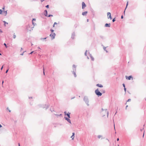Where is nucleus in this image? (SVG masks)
I'll return each mask as SVG.
<instances>
[{"label": "nucleus", "instance_id": "ddd939ff", "mask_svg": "<svg viewBox=\"0 0 146 146\" xmlns=\"http://www.w3.org/2000/svg\"><path fill=\"white\" fill-rule=\"evenodd\" d=\"M104 26L106 27H110V23H106L105 25Z\"/></svg>", "mask_w": 146, "mask_h": 146}, {"label": "nucleus", "instance_id": "c9c22d12", "mask_svg": "<svg viewBox=\"0 0 146 146\" xmlns=\"http://www.w3.org/2000/svg\"><path fill=\"white\" fill-rule=\"evenodd\" d=\"M3 44L5 46L6 48H7V46L6 44L5 43H4Z\"/></svg>", "mask_w": 146, "mask_h": 146}, {"label": "nucleus", "instance_id": "4d7b16f0", "mask_svg": "<svg viewBox=\"0 0 146 146\" xmlns=\"http://www.w3.org/2000/svg\"><path fill=\"white\" fill-rule=\"evenodd\" d=\"M54 25H55L57 24V23L56 22H55L54 23Z\"/></svg>", "mask_w": 146, "mask_h": 146}, {"label": "nucleus", "instance_id": "8fccbe9b", "mask_svg": "<svg viewBox=\"0 0 146 146\" xmlns=\"http://www.w3.org/2000/svg\"><path fill=\"white\" fill-rule=\"evenodd\" d=\"M103 93H105V92L104 90H102V91H101Z\"/></svg>", "mask_w": 146, "mask_h": 146}, {"label": "nucleus", "instance_id": "bb28decb", "mask_svg": "<svg viewBox=\"0 0 146 146\" xmlns=\"http://www.w3.org/2000/svg\"><path fill=\"white\" fill-rule=\"evenodd\" d=\"M106 47H104V48H103L104 50L105 51H106V52H108V51L107 50H106Z\"/></svg>", "mask_w": 146, "mask_h": 146}, {"label": "nucleus", "instance_id": "a19ab883", "mask_svg": "<svg viewBox=\"0 0 146 146\" xmlns=\"http://www.w3.org/2000/svg\"><path fill=\"white\" fill-rule=\"evenodd\" d=\"M9 68H8V69L6 70V72H5V73H7L8 72V71H9Z\"/></svg>", "mask_w": 146, "mask_h": 146}, {"label": "nucleus", "instance_id": "6ab92c4d", "mask_svg": "<svg viewBox=\"0 0 146 146\" xmlns=\"http://www.w3.org/2000/svg\"><path fill=\"white\" fill-rule=\"evenodd\" d=\"M47 38V37H45L44 38H40V40H45Z\"/></svg>", "mask_w": 146, "mask_h": 146}, {"label": "nucleus", "instance_id": "7c9ffc66", "mask_svg": "<svg viewBox=\"0 0 146 146\" xmlns=\"http://www.w3.org/2000/svg\"><path fill=\"white\" fill-rule=\"evenodd\" d=\"M90 58L91 59V60L92 61H94V57L92 56L91 57H90Z\"/></svg>", "mask_w": 146, "mask_h": 146}, {"label": "nucleus", "instance_id": "4c0bfd02", "mask_svg": "<svg viewBox=\"0 0 146 146\" xmlns=\"http://www.w3.org/2000/svg\"><path fill=\"white\" fill-rule=\"evenodd\" d=\"M50 31L51 32V33H52L54 32V30L52 29H51L50 30Z\"/></svg>", "mask_w": 146, "mask_h": 146}, {"label": "nucleus", "instance_id": "dca6fc26", "mask_svg": "<svg viewBox=\"0 0 146 146\" xmlns=\"http://www.w3.org/2000/svg\"><path fill=\"white\" fill-rule=\"evenodd\" d=\"M96 86L100 88H102L103 87V85L101 84H97Z\"/></svg>", "mask_w": 146, "mask_h": 146}, {"label": "nucleus", "instance_id": "09e8293b", "mask_svg": "<svg viewBox=\"0 0 146 146\" xmlns=\"http://www.w3.org/2000/svg\"><path fill=\"white\" fill-rule=\"evenodd\" d=\"M4 65H3V66H2L1 67V70H2V69H3V66H4Z\"/></svg>", "mask_w": 146, "mask_h": 146}, {"label": "nucleus", "instance_id": "f257e3e1", "mask_svg": "<svg viewBox=\"0 0 146 146\" xmlns=\"http://www.w3.org/2000/svg\"><path fill=\"white\" fill-rule=\"evenodd\" d=\"M83 100L87 106H89V100L88 97L86 96H85L84 97Z\"/></svg>", "mask_w": 146, "mask_h": 146}, {"label": "nucleus", "instance_id": "bf43d9fd", "mask_svg": "<svg viewBox=\"0 0 146 146\" xmlns=\"http://www.w3.org/2000/svg\"><path fill=\"white\" fill-rule=\"evenodd\" d=\"M144 132H145V131H144V133H143V137H144Z\"/></svg>", "mask_w": 146, "mask_h": 146}, {"label": "nucleus", "instance_id": "7ed1b4c3", "mask_svg": "<svg viewBox=\"0 0 146 146\" xmlns=\"http://www.w3.org/2000/svg\"><path fill=\"white\" fill-rule=\"evenodd\" d=\"M56 35L54 33H53L52 34H51L50 35V36L51 37L52 40H53L55 38V37Z\"/></svg>", "mask_w": 146, "mask_h": 146}, {"label": "nucleus", "instance_id": "f704fd0d", "mask_svg": "<svg viewBox=\"0 0 146 146\" xmlns=\"http://www.w3.org/2000/svg\"><path fill=\"white\" fill-rule=\"evenodd\" d=\"M35 20H36V19H33L32 20V23L34 25V23L33 22V21H35Z\"/></svg>", "mask_w": 146, "mask_h": 146}, {"label": "nucleus", "instance_id": "0eeeda50", "mask_svg": "<svg viewBox=\"0 0 146 146\" xmlns=\"http://www.w3.org/2000/svg\"><path fill=\"white\" fill-rule=\"evenodd\" d=\"M86 7V5L84 2H83L82 3V9H84Z\"/></svg>", "mask_w": 146, "mask_h": 146}, {"label": "nucleus", "instance_id": "603ef678", "mask_svg": "<svg viewBox=\"0 0 146 146\" xmlns=\"http://www.w3.org/2000/svg\"><path fill=\"white\" fill-rule=\"evenodd\" d=\"M124 90L125 92V93L126 92V89L125 88V87H124Z\"/></svg>", "mask_w": 146, "mask_h": 146}, {"label": "nucleus", "instance_id": "c85d7f7f", "mask_svg": "<svg viewBox=\"0 0 146 146\" xmlns=\"http://www.w3.org/2000/svg\"><path fill=\"white\" fill-rule=\"evenodd\" d=\"M102 137V135H98V139H100L101 137Z\"/></svg>", "mask_w": 146, "mask_h": 146}, {"label": "nucleus", "instance_id": "b1692460", "mask_svg": "<svg viewBox=\"0 0 146 146\" xmlns=\"http://www.w3.org/2000/svg\"><path fill=\"white\" fill-rule=\"evenodd\" d=\"M128 1H127V3H126V7H125V9H126L127 8V6H128Z\"/></svg>", "mask_w": 146, "mask_h": 146}, {"label": "nucleus", "instance_id": "e2e57ef3", "mask_svg": "<svg viewBox=\"0 0 146 146\" xmlns=\"http://www.w3.org/2000/svg\"><path fill=\"white\" fill-rule=\"evenodd\" d=\"M3 83H4V81L3 80L2 81V85H3Z\"/></svg>", "mask_w": 146, "mask_h": 146}, {"label": "nucleus", "instance_id": "2eb2a0df", "mask_svg": "<svg viewBox=\"0 0 146 146\" xmlns=\"http://www.w3.org/2000/svg\"><path fill=\"white\" fill-rule=\"evenodd\" d=\"M87 13V11H85V12H83L82 14L83 16H86V14Z\"/></svg>", "mask_w": 146, "mask_h": 146}, {"label": "nucleus", "instance_id": "39448f33", "mask_svg": "<svg viewBox=\"0 0 146 146\" xmlns=\"http://www.w3.org/2000/svg\"><path fill=\"white\" fill-rule=\"evenodd\" d=\"M125 77H126V78L128 80H130L131 79V78L132 79V80L133 78V76L131 75H130V76H125Z\"/></svg>", "mask_w": 146, "mask_h": 146}, {"label": "nucleus", "instance_id": "5701e85b", "mask_svg": "<svg viewBox=\"0 0 146 146\" xmlns=\"http://www.w3.org/2000/svg\"><path fill=\"white\" fill-rule=\"evenodd\" d=\"M100 38L102 39H104V36L102 35L100 36Z\"/></svg>", "mask_w": 146, "mask_h": 146}, {"label": "nucleus", "instance_id": "412c9836", "mask_svg": "<svg viewBox=\"0 0 146 146\" xmlns=\"http://www.w3.org/2000/svg\"><path fill=\"white\" fill-rule=\"evenodd\" d=\"M70 118H69L67 120V121L69 123L71 124V122L70 120L69 119Z\"/></svg>", "mask_w": 146, "mask_h": 146}, {"label": "nucleus", "instance_id": "c756f323", "mask_svg": "<svg viewBox=\"0 0 146 146\" xmlns=\"http://www.w3.org/2000/svg\"><path fill=\"white\" fill-rule=\"evenodd\" d=\"M3 22L4 23V25H5V24H8V23H7L5 21H3Z\"/></svg>", "mask_w": 146, "mask_h": 146}, {"label": "nucleus", "instance_id": "ea45409f", "mask_svg": "<svg viewBox=\"0 0 146 146\" xmlns=\"http://www.w3.org/2000/svg\"><path fill=\"white\" fill-rule=\"evenodd\" d=\"M7 110H8L10 112H11V110H10L9 109V108L8 107L7 108Z\"/></svg>", "mask_w": 146, "mask_h": 146}, {"label": "nucleus", "instance_id": "79ce46f5", "mask_svg": "<svg viewBox=\"0 0 146 146\" xmlns=\"http://www.w3.org/2000/svg\"><path fill=\"white\" fill-rule=\"evenodd\" d=\"M26 52V51H24V52H23V53H21V54H20V55H22V56L23 55L24 53L25 52Z\"/></svg>", "mask_w": 146, "mask_h": 146}, {"label": "nucleus", "instance_id": "aec40b11", "mask_svg": "<svg viewBox=\"0 0 146 146\" xmlns=\"http://www.w3.org/2000/svg\"><path fill=\"white\" fill-rule=\"evenodd\" d=\"M54 114L56 115V116H57V117H58V116H62V114H60L59 115H58V114Z\"/></svg>", "mask_w": 146, "mask_h": 146}, {"label": "nucleus", "instance_id": "473e14b6", "mask_svg": "<svg viewBox=\"0 0 146 146\" xmlns=\"http://www.w3.org/2000/svg\"><path fill=\"white\" fill-rule=\"evenodd\" d=\"M115 17L113 19V20H112V22H114L116 20H115Z\"/></svg>", "mask_w": 146, "mask_h": 146}, {"label": "nucleus", "instance_id": "c03bdc74", "mask_svg": "<svg viewBox=\"0 0 146 146\" xmlns=\"http://www.w3.org/2000/svg\"><path fill=\"white\" fill-rule=\"evenodd\" d=\"M131 101V99H128L127 101V102H129Z\"/></svg>", "mask_w": 146, "mask_h": 146}, {"label": "nucleus", "instance_id": "680f3d73", "mask_svg": "<svg viewBox=\"0 0 146 146\" xmlns=\"http://www.w3.org/2000/svg\"><path fill=\"white\" fill-rule=\"evenodd\" d=\"M2 127V125L0 124V128H1Z\"/></svg>", "mask_w": 146, "mask_h": 146}, {"label": "nucleus", "instance_id": "69168bd1", "mask_svg": "<svg viewBox=\"0 0 146 146\" xmlns=\"http://www.w3.org/2000/svg\"><path fill=\"white\" fill-rule=\"evenodd\" d=\"M75 98V97H73V98H72L71 99H74V98Z\"/></svg>", "mask_w": 146, "mask_h": 146}, {"label": "nucleus", "instance_id": "2f4dec72", "mask_svg": "<svg viewBox=\"0 0 146 146\" xmlns=\"http://www.w3.org/2000/svg\"><path fill=\"white\" fill-rule=\"evenodd\" d=\"M64 118L65 119L66 121L69 118L68 117H64Z\"/></svg>", "mask_w": 146, "mask_h": 146}, {"label": "nucleus", "instance_id": "423d86ee", "mask_svg": "<svg viewBox=\"0 0 146 146\" xmlns=\"http://www.w3.org/2000/svg\"><path fill=\"white\" fill-rule=\"evenodd\" d=\"M108 18V19H111L112 18L111 17V13L110 12H108L107 13Z\"/></svg>", "mask_w": 146, "mask_h": 146}, {"label": "nucleus", "instance_id": "37998d69", "mask_svg": "<svg viewBox=\"0 0 146 146\" xmlns=\"http://www.w3.org/2000/svg\"><path fill=\"white\" fill-rule=\"evenodd\" d=\"M43 66V74H44V75H45V72H44V66Z\"/></svg>", "mask_w": 146, "mask_h": 146}, {"label": "nucleus", "instance_id": "13d9d810", "mask_svg": "<svg viewBox=\"0 0 146 146\" xmlns=\"http://www.w3.org/2000/svg\"><path fill=\"white\" fill-rule=\"evenodd\" d=\"M125 10H124V11L123 12V13L124 14V15H125Z\"/></svg>", "mask_w": 146, "mask_h": 146}, {"label": "nucleus", "instance_id": "58836bf2", "mask_svg": "<svg viewBox=\"0 0 146 146\" xmlns=\"http://www.w3.org/2000/svg\"><path fill=\"white\" fill-rule=\"evenodd\" d=\"M49 5H46V6L45 7L47 8H49Z\"/></svg>", "mask_w": 146, "mask_h": 146}, {"label": "nucleus", "instance_id": "0e129e2a", "mask_svg": "<svg viewBox=\"0 0 146 146\" xmlns=\"http://www.w3.org/2000/svg\"><path fill=\"white\" fill-rule=\"evenodd\" d=\"M119 140V138H117V141H118Z\"/></svg>", "mask_w": 146, "mask_h": 146}, {"label": "nucleus", "instance_id": "338daca9", "mask_svg": "<svg viewBox=\"0 0 146 146\" xmlns=\"http://www.w3.org/2000/svg\"><path fill=\"white\" fill-rule=\"evenodd\" d=\"M143 129H143H140L141 131H142Z\"/></svg>", "mask_w": 146, "mask_h": 146}, {"label": "nucleus", "instance_id": "f03ea898", "mask_svg": "<svg viewBox=\"0 0 146 146\" xmlns=\"http://www.w3.org/2000/svg\"><path fill=\"white\" fill-rule=\"evenodd\" d=\"M96 94L98 96H101L102 95V94L98 90V89H97L95 91Z\"/></svg>", "mask_w": 146, "mask_h": 146}, {"label": "nucleus", "instance_id": "f8f14e48", "mask_svg": "<svg viewBox=\"0 0 146 146\" xmlns=\"http://www.w3.org/2000/svg\"><path fill=\"white\" fill-rule=\"evenodd\" d=\"M44 14L45 16L46 17V16H47L48 13H47V11L46 10H44Z\"/></svg>", "mask_w": 146, "mask_h": 146}, {"label": "nucleus", "instance_id": "774afa93", "mask_svg": "<svg viewBox=\"0 0 146 146\" xmlns=\"http://www.w3.org/2000/svg\"><path fill=\"white\" fill-rule=\"evenodd\" d=\"M87 58L88 59H89V57L88 56H87Z\"/></svg>", "mask_w": 146, "mask_h": 146}, {"label": "nucleus", "instance_id": "f3484780", "mask_svg": "<svg viewBox=\"0 0 146 146\" xmlns=\"http://www.w3.org/2000/svg\"><path fill=\"white\" fill-rule=\"evenodd\" d=\"M74 135H75V133L73 132L72 133V135L71 137V138H72V140H73L74 139Z\"/></svg>", "mask_w": 146, "mask_h": 146}, {"label": "nucleus", "instance_id": "9d476101", "mask_svg": "<svg viewBox=\"0 0 146 146\" xmlns=\"http://www.w3.org/2000/svg\"><path fill=\"white\" fill-rule=\"evenodd\" d=\"M76 66L74 64L72 65V71H76Z\"/></svg>", "mask_w": 146, "mask_h": 146}, {"label": "nucleus", "instance_id": "5fc2aeb1", "mask_svg": "<svg viewBox=\"0 0 146 146\" xmlns=\"http://www.w3.org/2000/svg\"><path fill=\"white\" fill-rule=\"evenodd\" d=\"M123 15H122L121 17V19H123Z\"/></svg>", "mask_w": 146, "mask_h": 146}, {"label": "nucleus", "instance_id": "72a5a7b5", "mask_svg": "<svg viewBox=\"0 0 146 146\" xmlns=\"http://www.w3.org/2000/svg\"><path fill=\"white\" fill-rule=\"evenodd\" d=\"M2 12H3V11L2 10V9H0V14H1V15L2 14Z\"/></svg>", "mask_w": 146, "mask_h": 146}, {"label": "nucleus", "instance_id": "4be33fe9", "mask_svg": "<svg viewBox=\"0 0 146 146\" xmlns=\"http://www.w3.org/2000/svg\"><path fill=\"white\" fill-rule=\"evenodd\" d=\"M49 104L46 105V108H46L45 110H46L49 108Z\"/></svg>", "mask_w": 146, "mask_h": 146}, {"label": "nucleus", "instance_id": "a18cd8bd", "mask_svg": "<svg viewBox=\"0 0 146 146\" xmlns=\"http://www.w3.org/2000/svg\"><path fill=\"white\" fill-rule=\"evenodd\" d=\"M88 54H89V55L90 57L92 56L91 54H90L89 52H88Z\"/></svg>", "mask_w": 146, "mask_h": 146}, {"label": "nucleus", "instance_id": "cd10ccee", "mask_svg": "<svg viewBox=\"0 0 146 146\" xmlns=\"http://www.w3.org/2000/svg\"><path fill=\"white\" fill-rule=\"evenodd\" d=\"M53 15H50H50H47V16L46 17H53Z\"/></svg>", "mask_w": 146, "mask_h": 146}, {"label": "nucleus", "instance_id": "864d4df0", "mask_svg": "<svg viewBox=\"0 0 146 146\" xmlns=\"http://www.w3.org/2000/svg\"><path fill=\"white\" fill-rule=\"evenodd\" d=\"M50 111H51L52 112V111H54V110H52L51 108H50Z\"/></svg>", "mask_w": 146, "mask_h": 146}, {"label": "nucleus", "instance_id": "a211bd4d", "mask_svg": "<svg viewBox=\"0 0 146 146\" xmlns=\"http://www.w3.org/2000/svg\"><path fill=\"white\" fill-rule=\"evenodd\" d=\"M70 113L69 112H68L66 115L69 118H70Z\"/></svg>", "mask_w": 146, "mask_h": 146}, {"label": "nucleus", "instance_id": "1a4fd4ad", "mask_svg": "<svg viewBox=\"0 0 146 146\" xmlns=\"http://www.w3.org/2000/svg\"><path fill=\"white\" fill-rule=\"evenodd\" d=\"M75 36V34L74 32H73L72 33L71 38L73 39L74 38Z\"/></svg>", "mask_w": 146, "mask_h": 146}, {"label": "nucleus", "instance_id": "6e6552de", "mask_svg": "<svg viewBox=\"0 0 146 146\" xmlns=\"http://www.w3.org/2000/svg\"><path fill=\"white\" fill-rule=\"evenodd\" d=\"M107 109H103V108L102 109V111H105V112H106V114H107V115L108 117V114H109V112L108 111H107Z\"/></svg>", "mask_w": 146, "mask_h": 146}, {"label": "nucleus", "instance_id": "20e7f679", "mask_svg": "<svg viewBox=\"0 0 146 146\" xmlns=\"http://www.w3.org/2000/svg\"><path fill=\"white\" fill-rule=\"evenodd\" d=\"M38 106L40 107H41V108H46V104H39Z\"/></svg>", "mask_w": 146, "mask_h": 146}, {"label": "nucleus", "instance_id": "4468645a", "mask_svg": "<svg viewBox=\"0 0 146 146\" xmlns=\"http://www.w3.org/2000/svg\"><path fill=\"white\" fill-rule=\"evenodd\" d=\"M76 71H72V74H74V76L75 77H76L77 76L76 75Z\"/></svg>", "mask_w": 146, "mask_h": 146}, {"label": "nucleus", "instance_id": "052dcab7", "mask_svg": "<svg viewBox=\"0 0 146 146\" xmlns=\"http://www.w3.org/2000/svg\"><path fill=\"white\" fill-rule=\"evenodd\" d=\"M128 107V105H127L126 106V108H125V109H127V108Z\"/></svg>", "mask_w": 146, "mask_h": 146}, {"label": "nucleus", "instance_id": "e433bc0d", "mask_svg": "<svg viewBox=\"0 0 146 146\" xmlns=\"http://www.w3.org/2000/svg\"><path fill=\"white\" fill-rule=\"evenodd\" d=\"M16 37V35H15V33H14V34L13 35V38H15Z\"/></svg>", "mask_w": 146, "mask_h": 146}, {"label": "nucleus", "instance_id": "9b49d317", "mask_svg": "<svg viewBox=\"0 0 146 146\" xmlns=\"http://www.w3.org/2000/svg\"><path fill=\"white\" fill-rule=\"evenodd\" d=\"M30 28V26L29 25H27L26 26V29L28 31H31V30L29 29Z\"/></svg>", "mask_w": 146, "mask_h": 146}, {"label": "nucleus", "instance_id": "393cba45", "mask_svg": "<svg viewBox=\"0 0 146 146\" xmlns=\"http://www.w3.org/2000/svg\"><path fill=\"white\" fill-rule=\"evenodd\" d=\"M87 50H86L85 52V53H84V55L86 56H87Z\"/></svg>", "mask_w": 146, "mask_h": 146}, {"label": "nucleus", "instance_id": "de8ad7c7", "mask_svg": "<svg viewBox=\"0 0 146 146\" xmlns=\"http://www.w3.org/2000/svg\"><path fill=\"white\" fill-rule=\"evenodd\" d=\"M34 52V51H31L30 53L29 54H32Z\"/></svg>", "mask_w": 146, "mask_h": 146}, {"label": "nucleus", "instance_id": "6e6d98bb", "mask_svg": "<svg viewBox=\"0 0 146 146\" xmlns=\"http://www.w3.org/2000/svg\"><path fill=\"white\" fill-rule=\"evenodd\" d=\"M3 32L1 30V29H0V33H1Z\"/></svg>", "mask_w": 146, "mask_h": 146}, {"label": "nucleus", "instance_id": "49530a36", "mask_svg": "<svg viewBox=\"0 0 146 146\" xmlns=\"http://www.w3.org/2000/svg\"><path fill=\"white\" fill-rule=\"evenodd\" d=\"M65 115H66L67 114V112L66 111H65L64 112Z\"/></svg>", "mask_w": 146, "mask_h": 146}, {"label": "nucleus", "instance_id": "a878e982", "mask_svg": "<svg viewBox=\"0 0 146 146\" xmlns=\"http://www.w3.org/2000/svg\"><path fill=\"white\" fill-rule=\"evenodd\" d=\"M3 12L5 14V15H6L7 14V11H4Z\"/></svg>", "mask_w": 146, "mask_h": 146}, {"label": "nucleus", "instance_id": "3c124183", "mask_svg": "<svg viewBox=\"0 0 146 146\" xmlns=\"http://www.w3.org/2000/svg\"><path fill=\"white\" fill-rule=\"evenodd\" d=\"M122 85H123V86L124 88V87H125V85L124 83H123Z\"/></svg>", "mask_w": 146, "mask_h": 146}]
</instances>
